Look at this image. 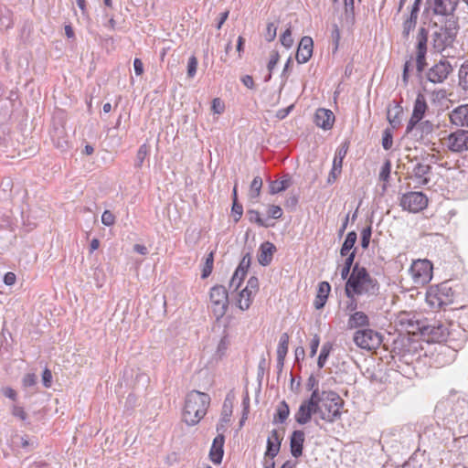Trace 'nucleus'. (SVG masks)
Listing matches in <instances>:
<instances>
[{"mask_svg": "<svg viewBox=\"0 0 468 468\" xmlns=\"http://www.w3.org/2000/svg\"><path fill=\"white\" fill-rule=\"evenodd\" d=\"M305 441V434L303 431L295 430L290 436V451L294 458H299L303 455V443Z\"/></svg>", "mask_w": 468, "mask_h": 468, "instance_id": "nucleus-18", "label": "nucleus"}, {"mask_svg": "<svg viewBox=\"0 0 468 468\" xmlns=\"http://www.w3.org/2000/svg\"><path fill=\"white\" fill-rule=\"evenodd\" d=\"M10 412H11L12 416H14L15 418H17L21 421L25 422L28 419V415L26 412L25 409L18 404H13L10 407Z\"/></svg>", "mask_w": 468, "mask_h": 468, "instance_id": "nucleus-48", "label": "nucleus"}, {"mask_svg": "<svg viewBox=\"0 0 468 468\" xmlns=\"http://www.w3.org/2000/svg\"><path fill=\"white\" fill-rule=\"evenodd\" d=\"M306 388L309 391H312L311 396L309 398H313L316 393V397L322 396V392L324 390L319 389V381L318 379L312 374L307 379Z\"/></svg>", "mask_w": 468, "mask_h": 468, "instance_id": "nucleus-42", "label": "nucleus"}, {"mask_svg": "<svg viewBox=\"0 0 468 468\" xmlns=\"http://www.w3.org/2000/svg\"><path fill=\"white\" fill-rule=\"evenodd\" d=\"M434 131V124L429 121H420L418 124L417 135L422 138L425 135L431 134Z\"/></svg>", "mask_w": 468, "mask_h": 468, "instance_id": "nucleus-44", "label": "nucleus"}, {"mask_svg": "<svg viewBox=\"0 0 468 468\" xmlns=\"http://www.w3.org/2000/svg\"><path fill=\"white\" fill-rule=\"evenodd\" d=\"M393 145V133L390 128H386L382 133V147L385 150H389Z\"/></svg>", "mask_w": 468, "mask_h": 468, "instance_id": "nucleus-49", "label": "nucleus"}, {"mask_svg": "<svg viewBox=\"0 0 468 468\" xmlns=\"http://www.w3.org/2000/svg\"><path fill=\"white\" fill-rule=\"evenodd\" d=\"M421 120L422 119H420L419 117L417 119H414L413 115H411V117L407 124V127H406V133L407 134L413 133L414 136H417L418 124L420 123V122Z\"/></svg>", "mask_w": 468, "mask_h": 468, "instance_id": "nucleus-53", "label": "nucleus"}, {"mask_svg": "<svg viewBox=\"0 0 468 468\" xmlns=\"http://www.w3.org/2000/svg\"><path fill=\"white\" fill-rule=\"evenodd\" d=\"M276 251V247L269 241L263 242L259 250L258 261L261 266H268L271 261L273 253Z\"/></svg>", "mask_w": 468, "mask_h": 468, "instance_id": "nucleus-24", "label": "nucleus"}, {"mask_svg": "<svg viewBox=\"0 0 468 468\" xmlns=\"http://www.w3.org/2000/svg\"><path fill=\"white\" fill-rule=\"evenodd\" d=\"M428 109L426 98L422 93H418L413 105L412 114L414 119L418 117L423 119L425 112Z\"/></svg>", "mask_w": 468, "mask_h": 468, "instance_id": "nucleus-29", "label": "nucleus"}, {"mask_svg": "<svg viewBox=\"0 0 468 468\" xmlns=\"http://www.w3.org/2000/svg\"><path fill=\"white\" fill-rule=\"evenodd\" d=\"M197 58L195 56H191L187 62V77L192 79L195 77L197 69Z\"/></svg>", "mask_w": 468, "mask_h": 468, "instance_id": "nucleus-58", "label": "nucleus"}, {"mask_svg": "<svg viewBox=\"0 0 468 468\" xmlns=\"http://www.w3.org/2000/svg\"><path fill=\"white\" fill-rule=\"evenodd\" d=\"M290 414L289 405L285 400L279 403L276 409L273 421L278 423H284Z\"/></svg>", "mask_w": 468, "mask_h": 468, "instance_id": "nucleus-34", "label": "nucleus"}, {"mask_svg": "<svg viewBox=\"0 0 468 468\" xmlns=\"http://www.w3.org/2000/svg\"><path fill=\"white\" fill-rule=\"evenodd\" d=\"M422 336H427L428 341L431 342H443L446 341L449 332L448 328L439 322L429 324L425 321L421 334Z\"/></svg>", "mask_w": 468, "mask_h": 468, "instance_id": "nucleus-12", "label": "nucleus"}, {"mask_svg": "<svg viewBox=\"0 0 468 468\" xmlns=\"http://www.w3.org/2000/svg\"><path fill=\"white\" fill-rule=\"evenodd\" d=\"M213 264H214V251H210L204 262L203 268H202V273L201 278L206 279L207 278L212 271H213Z\"/></svg>", "mask_w": 468, "mask_h": 468, "instance_id": "nucleus-45", "label": "nucleus"}, {"mask_svg": "<svg viewBox=\"0 0 468 468\" xmlns=\"http://www.w3.org/2000/svg\"><path fill=\"white\" fill-rule=\"evenodd\" d=\"M459 21L455 16L446 17L432 34L433 48L441 52L452 47L459 32Z\"/></svg>", "mask_w": 468, "mask_h": 468, "instance_id": "nucleus-4", "label": "nucleus"}, {"mask_svg": "<svg viewBox=\"0 0 468 468\" xmlns=\"http://www.w3.org/2000/svg\"><path fill=\"white\" fill-rule=\"evenodd\" d=\"M248 219L251 223H256L260 227L268 228L271 225L266 223L265 220L261 217V214L258 210L249 209L247 211Z\"/></svg>", "mask_w": 468, "mask_h": 468, "instance_id": "nucleus-46", "label": "nucleus"}, {"mask_svg": "<svg viewBox=\"0 0 468 468\" xmlns=\"http://www.w3.org/2000/svg\"><path fill=\"white\" fill-rule=\"evenodd\" d=\"M330 291L331 285L328 282H321L318 284L317 294L314 301V306L315 309L320 310L325 305Z\"/></svg>", "mask_w": 468, "mask_h": 468, "instance_id": "nucleus-26", "label": "nucleus"}, {"mask_svg": "<svg viewBox=\"0 0 468 468\" xmlns=\"http://www.w3.org/2000/svg\"><path fill=\"white\" fill-rule=\"evenodd\" d=\"M452 71L451 63L446 59H441L434 64L427 72V80L431 83H442Z\"/></svg>", "mask_w": 468, "mask_h": 468, "instance_id": "nucleus-11", "label": "nucleus"}, {"mask_svg": "<svg viewBox=\"0 0 468 468\" xmlns=\"http://www.w3.org/2000/svg\"><path fill=\"white\" fill-rule=\"evenodd\" d=\"M450 121L455 126L468 127V104L454 108L450 112Z\"/></svg>", "mask_w": 468, "mask_h": 468, "instance_id": "nucleus-20", "label": "nucleus"}, {"mask_svg": "<svg viewBox=\"0 0 468 468\" xmlns=\"http://www.w3.org/2000/svg\"><path fill=\"white\" fill-rule=\"evenodd\" d=\"M391 172V162L390 160H386L381 167L379 173V179L384 182H388Z\"/></svg>", "mask_w": 468, "mask_h": 468, "instance_id": "nucleus-51", "label": "nucleus"}, {"mask_svg": "<svg viewBox=\"0 0 468 468\" xmlns=\"http://www.w3.org/2000/svg\"><path fill=\"white\" fill-rule=\"evenodd\" d=\"M354 343L362 349L372 350L382 343V335L372 329H360L354 334Z\"/></svg>", "mask_w": 468, "mask_h": 468, "instance_id": "nucleus-8", "label": "nucleus"}, {"mask_svg": "<svg viewBox=\"0 0 468 468\" xmlns=\"http://www.w3.org/2000/svg\"><path fill=\"white\" fill-rule=\"evenodd\" d=\"M425 321L416 319L414 314H402L399 316V324L412 335L421 334Z\"/></svg>", "mask_w": 468, "mask_h": 468, "instance_id": "nucleus-16", "label": "nucleus"}, {"mask_svg": "<svg viewBox=\"0 0 468 468\" xmlns=\"http://www.w3.org/2000/svg\"><path fill=\"white\" fill-rule=\"evenodd\" d=\"M101 223L107 227H111L115 223V216L110 210H104L101 215Z\"/></svg>", "mask_w": 468, "mask_h": 468, "instance_id": "nucleus-61", "label": "nucleus"}, {"mask_svg": "<svg viewBox=\"0 0 468 468\" xmlns=\"http://www.w3.org/2000/svg\"><path fill=\"white\" fill-rule=\"evenodd\" d=\"M282 440L277 430H272L267 439V449L264 454V459H274L281 449Z\"/></svg>", "mask_w": 468, "mask_h": 468, "instance_id": "nucleus-19", "label": "nucleus"}, {"mask_svg": "<svg viewBox=\"0 0 468 468\" xmlns=\"http://www.w3.org/2000/svg\"><path fill=\"white\" fill-rule=\"evenodd\" d=\"M229 346V337H228V335H224L218 345V347H217V355L221 357L225 355L228 347Z\"/></svg>", "mask_w": 468, "mask_h": 468, "instance_id": "nucleus-52", "label": "nucleus"}, {"mask_svg": "<svg viewBox=\"0 0 468 468\" xmlns=\"http://www.w3.org/2000/svg\"><path fill=\"white\" fill-rule=\"evenodd\" d=\"M371 235H372L371 225L363 229V230L361 231V247L364 250H367L368 248L369 243H370Z\"/></svg>", "mask_w": 468, "mask_h": 468, "instance_id": "nucleus-50", "label": "nucleus"}, {"mask_svg": "<svg viewBox=\"0 0 468 468\" xmlns=\"http://www.w3.org/2000/svg\"><path fill=\"white\" fill-rule=\"evenodd\" d=\"M331 37L334 43V48L333 53L336 52L339 46V41L341 38L340 29L336 24L333 25L332 32H331Z\"/></svg>", "mask_w": 468, "mask_h": 468, "instance_id": "nucleus-56", "label": "nucleus"}, {"mask_svg": "<svg viewBox=\"0 0 468 468\" xmlns=\"http://www.w3.org/2000/svg\"><path fill=\"white\" fill-rule=\"evenodd\" d=\"M421 120L422 119H420L419 117L417 119H414L413 115H411V117L407 124V127H406V133L407 134L413 133L414 136H417L418 124L420 123V122Z\"/></svg>", "mask_w": 468, "mask_h": 468, "instance_id": "nucleus-54", "label": "nucleus"}, {"mask_svg": "<svg viewBox=\"0 0 468 468\" xmlns=\"http://www.w3.org/2000/svg\"><path fill=\"white\" fill-rule=\"evenodd\" d=\"M344 19L346 25L353 27L356 22L354 0H344Z\"/></svg>", "mask_w": 468, "mask_h": 468, "instance_id": "nucleus-36", "label": "nucleus"}, {"mask_svg": "<svg viewBox=\"0 0 468 468\" xmlns=\"http://www.w3.org/2000/svg\"><path fill=\"white\" fill-rule=\"evenodd\" d=\"M210 302L212 312L217 320L222 318L229 306V294L226 288L222 285H215L210 289Z\"/></svg>", "mask_w": 468, "mask_h": 468, "instance_id": "nucleus-6", "label": "nucleus"}, {"mask_svg": "<svg viewBox=\"0 0 468 468\" xmlns=\"http://www.w3.org/2000/svg\"><path fill=\"white\" fill-rule=\"evenodd\" d=\"M418 16L410 15L404 20L402 24V37L405 40H408L410 35V32L414 30L417 25Z\"/></svg>", "mask_w": 468, "mask_h": 468, "instance_id": "nucleus-37", "label": "nucleus"}, {"mask_svg": "<svg viewBox=\"0 0 468 468\" xmlns=\"http://www.w3.org/2000/svg\"><path fill=\"white\" fill-rule=\"evenodd\" d=\"M459 86L465 91H468V59L462 65L458 72Z\"/></svg>", "mask_w": 468, "mask_h": 468, "instance_id": "nucleus-40", "label": "nucleus"}, {"mask_svg": "<svg viewBox=\"0 0 468 468\" xmlns=\"http://www.w3.org/2000/svg\"><path fill=\"white\" fill-rule=\"evenodd\" d=\"M290 336L288 333H282L280 336L277 357L285 358L288 353Z\"/></svg>", "mask_w": 468, "mask_h": 468, "instance_id": "nucleus-38", "label": "nucleus"}, {"mask_svg": "<svg viewBox=\"0 0 468 468\" xmlns=\"http://www.w3.org/2000/svg\"><path fill=\"white\" fill-rule=\"evenodd\" d=\"M262 179L261 176H255L250 183L249 197L250 199H257L261 195V190L262 187Z\"/></svg>", "mask_w": 468, "mask_h": 468, "instance_id": "nucleus-41", "label": "nucleus"}, {"mask_svg": "<svg viewBox=\"0 0 468 468\" xmlns=\"http://www.w3.org/2000/svg\"><path fill=\"white\" fill-rule=\"evenodd\" d=\"M250 261H251L250 253L247 252L242 257V259H241L238 268L236 269V276H239L240 275L239 282H238L236 287H239L242 280L244 279V277H245V275H246V273L248 271V269L250 266Z\"/></svg>", "mask_w": 468, "mask_h": 468, "instance_id": "nucleus-31", "label": "nucleus"}, {"mask_svg": "<svg viewBox=\"0 0 468 468\" xmlns=\"http://www.w3.org/2000/svg\"><path fill=\"white\" fill-rule=\"evenodd\" d=\"M453 291L448 282H442L427 292V301L432 307L442 308L453 301Z\"/></svg>", "mask_w": 468, "mask_h": 468, "instance_id": "nucleus-5", "label": "nucleus"}, {"mask_svg": "<svg viewBox=\"0 0 468 468\" xmlns=\"http://www.w3.org/2000/svg\"><path fill=\"white\" fill-rule=\"evenodd\" d=\"M426 67V54H417L416 69L419 74L422 73Z\"/></svg>", "mask_w": 468, "mask_h": 468, "instance_id": "nucleus-64", "label": "nucleus"}, {"mask_svg": "<svg viewBox=\"0 0 468 468\" xmlns=\"http://www.w3.org/2000/svg\"><path fill=\"white\" fill-rule=\"evenodd\" d=\"M50 137L56 148L66 151L69 147V138L63 124H54L50 130Z\"/></svg>", "mask_w": 468, "mask_h": 468, "instance_id": "nucleus-14", "label": "nucleus"}, {"mask_svg": "<svg viewBox=\"0 0 468 468\" xmlns=\"http://www.w3.org/2000/svg\"><path fill=\"white\" fill-rule=\"evenodd\" d=\"M308 398L302 401L298 410L294 414L295 421L300 425H305L311 421L313 415L314 423L320 426L319 420L327 423H334L341 419L345 405L344 399L334 390H324L322 396Z\"/></svg>", "mask_w": 468, "mask_h": 468, "instance_id": "nucleus-1", "label": "nucleus"}, {"mask_svg": "<svg viewBox=\"0 0 468 468\" xmlns=\"http://www.w3.org/2000/svg\"><path fill=\"white\" fill-rule=\"evenodd\" d=\"M378 292L379 283L377 279L371 277L365 267L356 263L346 282L345 293L346 297H351L352 293L371 297L378 295Z\"/></svg>", "mask_w": 468, "mask_h": 468, "instance_id": "nucleus-2", "label": "nucleus"}, {"mask_svg": "<svg viewBox=\"0 0 468 468\" xmlns=\"http://www.w3.org/2000/svg\"><path fill=\"white\" fill-rule=\"evenodd\" d=\"M12 237L13 235L10 230L0 227V252L9 247Z\"/></svg>", "mask_w": 468, "mask_h": 468, "instance_id": "nucleus-47", "label": "nucleus"}, {"mask_svg": "<svg viewBox=\"0 0 468 468\" xmlns=\"http://www.w3.org/2000/svg\"><path fill=\"white\" fill-rule=\"evenodd\" d=\"M292 178L289 174L283 175L281 180H270L269 193L271 195H275L285 191L292 185Z\"/></svg>", "mask_w": 468, "mask_h": 468, "instance_id": "nucleus-25", "label": "nucleus"}, {"mask_svg": "<svg viewBox=\"0 0 468 468\" xmlns=\"http://www.w3.org/2000/svg\"><path fill=\"white\" fill-rule=\"evenodd\" d=\"M460 0H434L433 13L444 16V18L454 16V12Z\"/></svg>", "mask_w": 468, "mask_h": 468, "instance_id": "nucleus-15", "label": "nucleus"}, {"mask_svg": "<svg viewBox=\"0 0 468 468\" xmlns=\"http://www.w3.org/2000/svg\"><path fill=\"white\" fill-rule=\"evenodd\" d=\"M277 34V27L274 23H268L266 31L264 33L265 40L271 42L275 39Z\"/></svg>", "mask_w": 468, "mask_h": 468, "instance_id": "nucleus-57", "label": "nucleus"}, {"mask_svg": "<svg viewBox=\"0 0 468 468\" xmlns=\"http://www.w3.org/2000/svg\"><path fill=\"white\" fill-rule=\"evenodd\" d=\"M231 212L234 218V221L238 222L242 217L243 214V207L239 202H232Z\"/></svg>", "mask_w": 468, "mask_h": 468, "instance_id": "nucleus-59", "label": "nucleus"}, {"mask_svg": "<svg viewBox=\"0 0 468 468\" xmlns=\"http://www.w3.org/2000/svg\"><path fill=\"white\" fill-rule=\"evenodd\" d=\"M369 325L368 316L361 311L353 313L347 321V328L355 329L359 327H367Z\"/></svg>", "mask_w": 468, "mask_h": 468, "instance_id": "nucleus-27", "label": "nucleus"}, {"mask_svg": "<svg viewBox=\"0 0 468 468\" xmlns=\"http://www.w3.org/2000/svg\"><path fill=\"white\" fill-rule=\"evenodd\" d=\"M356 249L355 248L350 252V254L346 255L344 266H343V268L341 270V278L343 280H347L348 277L351 274V271H352L353 267H354L353 264H354V261H355V258H356Z\"/></svg>", "mask_w": 468, "mask_h": 468, "instance_id": "nucleus-35", "label": "nucleus"}, {"mask_svg": "<svg viewBox=\"0 0 468 468\" xmlns=\"http://www.w3.org/2000/svg\"><path fill=\"white\" fill-rule=\"evenodd\" d=\"M148 154H149V146L146 144H142L136 153V157H135V161H134L135 168H141L143 166L144 159L148 155Z\"/></svg>", "mask_w": 468, "mask_h": 468, "instance_id": "nucleus-43", "label": "nucleus"}, {"mask_svg": "<svg viewBox=\"0 0 468 468\" xmlns=\"http://www.w3.org/2000/svg\"><path fill=\"white\" fill-rule=\"evenodd\" d=\"M37 384V376L34 373H27L22 379V385L24 388H30Z\"/></svg>", "mask_w": 468, "mask_h": 468, "instance_id": "nucleus-63", "label": "nucleus"}, {"mask_svg": "<svg viewBox=\"0 0 468 468\" xmlns=\"http://www.w3.org/2000/svg\"><path fill=\"white\" fill-rule=\"evenodd\" d=\"M210 404L208 394L197 390L190 391L186 398L183 417L189 426L197 424L206 415Z\"/></svg>", "mask_w": 468, "mask_h": 468, "instance_id": "nucleus-3", "label": "nucleus"}, {"mask_svg": "<svg viewBox=\"0 0 468 468\" xmlns=\"http://www.w3.org/2000/svg\"><path fill=\"white\" fill-rule=\"evenodd\" d=\"M335 115L332 111L324 108L318 109L315 112V123L324 130L332 128Z\"/></svg>", "mask_w": 468, "mask_h": 468, "instance_id": "nucleus-23", "label": "nucleus"}, {"mask_svg": "<svg viewBox=\"0 0 468 468\" xmlns=\"http://www.w3.org/2000/svg\"><path fill=\"white\" fill-rule=\"evenodd\" d=\"M280 41L282 43V46H284L285 48H289L292 46L293 44V39L292 37V30H291V27H289L283 33L282 35L281 36V38H280Z\"/></svg>", "mask_w": 468, "mask_h": 468, "instance_id": "nucleus-55", "label": "nucleus"}, {"mask_svg": "<svg viewBox=\"0 0 468 468\" xmlns=\"http://www.w3.org/2000/svg\"><path fill=\"white\" fill-rule=\"evenodd\" d=\"M444 140V144L452 153L462 154L468 150V130H457L451 133Z\"/></svg>", "mask_w": 468, "mask_h": 468, "instance_id": "nucleus-10", "label": "nucleus"}, {"mask_svg": "<svg viewBox=\"0 0 468 468\" xmlns=\"http://www.w3.org/2000/svg\"><path fill=\"white\" fill-rule=\"evenodd\" d=\"M280 59V54L277 50H272L270 54V59L267 64V69L269 71L272 72L274 68L276 67L277 63Z\"/></svg>", "mask_w": 468, "mask_h": 468, "instance_id": "nucleus-60", "label": "nucleus"}, {"mask_svg": "<svg viewBox=\"0 0 468 468\" xmlns=\"http://www.w3.org/2000/svg\"><path fill=\"white\" fill-rule=\"evenodd\" d=\"M218 434L214 438L210 451H209V458L210 461L215 464H220L224 455V443H225V436L221 432H218Z\"/></svg>", "mask_w": 468, "mask_h": 468, "instance_id": "nucleus-17", "label": "nucleus"}, {"mask_svg": "<svg viewBox=\"0 0 468 468\" xmlns=\"http://www.w3.org/2000/svg\"><path fill=\"white\" fill-rule=\"evenodd\" d=\"M314 41L311 37L304 36L300 40L296 52V60L299 64L306 63L313 55Z\"/></svg>", "mask_w": 468, "mask_h": 468, "instance_id": "nucleus-13", "label": "nucleus"}, {"mask_svg": "<svg viewBox=\"0 0 468 468\" xmlns=\"http://www.w3.org/2000/svg\"><path fill=\"white\" fill-rule=\"evenodd\" d=\"M410 271L414 282L423 285L428 283L432 278V264L428 260H418L413 261Z\"/></svg>", "mask_w": 468, "mask_h": 468, "instance_id": "nucleus-9", "label": "nucleus"}, {"mask_svg": "<svg viewBox=\"0 0 468 468\" xmlns=\"http://www.w3.org/2000/svg\"><path fill=\"white\" fill-rule=\"evenodd\" d=\"M349 147V142L345 141L336 150L333 165L335 166V170H337V174H341L343 160L346 157Z\"/></svg>", "mask_w": 468, "mask_h": 468, "instance_id": "nucleus-30", "label": "nucleus"}, {"mask_svg": "<svg viewBox=\"0 0 468 468\" xmlns=\"http://www.w3.org/2000/svg\"><path fill=\"white\" fill-rule=\"evenodd\" d=\"M431 173V165L429 164L417 163L412 169L413 177L419 186H426L429 184V175Z\"/></svg>", "mask_w": 468, "mask_h": 468, "instance_id": "nucleus-21", "label": "nucleus"}, {"mask_svg": "<svg viewBox=\"0 0 468 468\" xmlns=\"http://www.w3.org/2000/svg\"><path fill=\"white\" fill-rule=\"evenodd\" d=\"M429 31L425 27H420L417 34V54L427 53V42H428Z\"/></svg>", "mask_w": 468, "mask_h": 468, "instance_id": "nucleus-33", "label": "nucleus"}, {"mask_svg": "<svg viewBox=\"0 0 468 468\" xmlns=\"http://www.w3.org/2000/svg\"><path fill=\"white\" fill-rule=\"evenodd\" d=\"M251 290L244 288L239 293V299L238 300V306L240 310H248L251 304Z\"/></svg>", "mask_w": 468, "mask_h": 468, "instance_id": "nucleus-39", "label": "nucleus"}, {"mask_svg": "<svg viewBox=\"0 0 468 468\" xmlns=\"http://www.w3.org/2000/svg\"><path fill=\"white\" fill-rule=\"evenodd\" d=\"M356 239H357V235L356 233V231H350L347 233L343 244H342V247L340 249V254L341 256L345 257L348 254H350V250L354 248L356 242Z\"/></svg>", "mask_w": 468, "mask_h": 468, "instance_id": "nucleus-32", "label": "nucleus"}, {"mask_svg": "<svg viewBox=\"0 0 468 468\" xmlns=\"http://www.w3.org/2000/svg\"><path fill=\"white\" fill-rule=\"evenodd\" d=\"M429 199L422 192H408L400 197L399 205L403 210L410 213H418L428 206Z\"/></svg>", "mask_w": 468, "mask_h": 468, "instance_id": "nucleus-7", "label": "nucleus"}, {"mask_svg": "<svg viewBox=\"0 0 468 468\" xmlns=\"http://www.w3.org/2000/svg\"><path fill=\"white\" fill-rule=\"evenodd\" d=\"M403 112V109L399 103H395L393 107H389L387 112V119L393 129L399 127L401 123L400 115Z\"/></svg>", "mask_w": 468, "mask_h": 468, "instance_id": "nucleus-28", "label": "nucleus"}, {"mask_svg": "<svg viewBox=\"0 0 468 468\" xmlns=\"http://www.w3.org/2000/svg\"><path fill=\"white\" fill-rule=\"evenodd\" d=\"M268 215L274 219H279L282 217V209L280 206L270 205L268 207Z\"/></svg>", "mask_w": 468, "mask_h": 468, "instance_id": "nucleus-62", "label": "nucleus"}, {"mask_svg": "<svg viewBox=\"0 0 468 468\" xmlns=\"http://www.w3.org/2000/svg\"><path fill=\"white\" fill-rule=\"evenodd\" d=\"M232 399L228 395L223 402L221 417L216 428L217 432L224 433L226 431V425L230 421V417L232 415Z\"/></svg>", "mask_w": 468, "mask_h": 468, "instance_id": "nucleus-22", "label": "nucleus"}]
</instances>
